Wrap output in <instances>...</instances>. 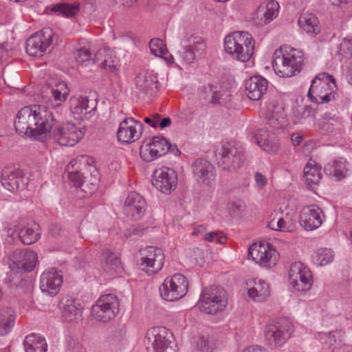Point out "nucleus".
<instances>
[{"instance_id": "1", "label": "nucleus", "mask_w": 352, "mask_h": 352, "mask_svg": "<svg viewBox=\"0 0 352 352\" xmlns=\"http://www.w3.org/2000/svg\"><path fill=\"white\" fill-rule=\"evenodd\" d=\"M54 122L52 113L45 106H27L18 111L14 127L20 135L44 142L50 137Z\"/></svg>"}, {"instance_id": "2", "label": "nucleus", "mask_w": 352, "mask_h": 352, "mask_svg": "<svg viewBox=\"0 0 352 352\" xmlns=\"http://www.w3.org/2000/svg\"><path fill=\"white\" fill-rule=\"evenodd\" d=\"M227 304L226 291L221 287L213 285L202 289L197 306L202 312L207 314H216L223 311Z\"/></svg>"}, {"instance_id": "3", "label": "nucleus", "mask_w": 352, "mask_h": 352, "mask_svg": "<svg viewBox=\"0 0 352 352\" xmlns=\"http://www.w3.org/2000/svg\"><path fill=\"white\" fill-rule=\"evenodd\" d=\"M294 327L287 319H280L267 324L264 329L266 344L272 349L283 346L291 337Z\"/></svg>"}, {"instance_id": "4", "label": "nucleus", "mask_w": 352, "mask_h": 352, "mask_svg": "<svg viewBox=\"0 0 352 352\" xmlns=\"http://www.w3.org/2000/svg\"><path fill=\"white\" fill-rule=\"evenodd\" d=\"M159 290L160 296L164 300L168 302L177 301L187 294L188 280L184 275L176 273L167 276Z\"/></svg>"}, {"instance_id": "5", "label": "nucleus", "mask_w": 352, "mask_h": 352, "mask_svg": "<svg viewBox=\"0 0 352 352\" xmlns=\"http://www.w3.org/2000/svg\"><path fill=\"white\" fill-rule=\"evenodd\" d=\"M244 151L243 146L238 143L225 142L218 153V164L224 169L234 170L241 166Z\"/></svg>"}, {"instance_id": "6", "label": "nucleus", "mask_w": 352, "mask_h": 352, "mask_svg": "<svg viewBox=\"0 0 352 352\" xmlns=\"http://www.w3.org/2000/svg\"><path fill=\"white\" fill-rule=\"evenodd\" d=\"M289 283L295 292L305 293L313 285V275L310 269L301 262L291 264L288 271Z\"/></svg>"}, {"instance_id": "7", "label": "nucleus", "mask_w": 352, "mask_h": 352, "mask_svg": "<svg viewBox=\"0 0 352 352\" xmlns=\"http://www.w3.org/2000/svg\"><path fill=\"white\" fill-rule=\"evenodd\" d=\"M120 302L118 297L112 294L101 296L92 306L91 314L98 321L108 322L119 312Z\"/></svg>"}, {"instance_id": "8", "label": "nucleus", "mask_w": 352, "mask_h": 352, "mask_svg": "<svg viewBox=\"0 0 352 352\" xmlns=\"http://www.w3.org/2000/svg\"><path fill=\"white\" fill-rule=\"evenodd\" d=\"M165 256L162 249L148 246L140 250L138 264L142 271L148 275L159 272L164 265Z\"/></svg>"}, {"instance_id": "9", "label": "nucleus", "mask_w": 352, "mask_h": 352, "mask_svg": "<svg viewBox=\"0 0 352 352\" xmlns=\"http://www.w3.org/2000/svg\"><path fill=\"white\" fill-rule=\"evenodd\" d=\"M327 77L330 78V76ZM331 78V84L318 76L312 80L307 96L313 102L323 104L335 99L333 87H336V80L332 76Z\"/></svg>"}, {"instance_id": "10", "label": "nucleus", "mask_w": 352, "mask_h": 352, "mask_svg": "<svg viewBox=\"0 0 352 352\" xmlns=\"http://www.w3.org/2000/svg\"><path fill=\"white\" fill-rule=\"evenodd\" d=\"M85 131L73 123L66 122L55 126L52 137L60 145L73 146L83 137Z\"/></svg>"}, {"instance_id": "11", "label": "nucleus", "mask_w": 352, "mask_h": 352, "mask_svg": "<svg viewBox=\"0 0 352 352\" xmlns=\"http://www.w3.org/2000/svg\"><path fill=\"white\" fill-rule=\"evenodd\" d=\"M249 256L261 266L271 268L276 265L279 254L272 245H252L249 249Z\"/></svg>"}, {"instance_id": "12", "label": "nucleus", "mask_w": 352, "mask_h": 352, "mask_svg": "<svg viewBox=\"0 0 352 352\" xmlns=\"http://www.w3.org/2000/svg\"><path fill=\"white\" fill-rule=\"evenodd\" d=\"M1 183L4 188L15 192L25 189L29 183V179L25 176L21 169L8 166L2 170Z\"/></svg>"}, {"instance_id": "13", "label": "nucleus", "mask_w": 352, "mask_h": 352, "mask_svg": "<svg viewBox=\"0 0 352 352\" xmlns=\"http://www.w3.org/2000/svg\"><path fill=\"white\" fill-rule=\"evenodd\" d=\"M170 148V144L166 138L155 136L141 146L140 155L144 161L152 162L164 155Z\"/></svg>"}, {"instance_id": "14", "label": "nucleus", "mask_w": 352, "mask_h": 352, "mask_svg": "<svg viewBox=\"0 0 352 352\" xmlns=\"http://www.w3.org/2000/svg\"><path fill=\"white\" fill-rule=\"evenodd\" d=\"M143 131V124L132 117L122 120L117 131L118 140L122 144H131L138 140Z\"/></svg>"}, {"instance_id": "15", "label": "nucleus", "mask_w": 352, "mask_h": 352, "mask_svg": "<svg viewBox=\"0 0 352 352\" xmlns=\"http://www.w3.org/2000/svg\"><path fill=\"white\" fill-rule=\"evenodd\" d=\"M152 183L161 192L170 194L177 187V175L173 168L164 166L155 170Z\"/></svg>"}, {"instance_id": "16", "label": "nucleus", "mask_w": 352, "mask_h": 352, "mask_svg": "<svg viewBox=\"0 0 352 352\" xmlns=\"http://www.w3.org/2000/svg\"><path fill=\"white\" fill-rule=\"evenodd\" d=\"M170 333L164 327L149 329L146 334L144 342L150 345L155 352H166L168 349Z\"/></svg>"}, {"instance_id": "17", "label": "nucleus", "mask_w": 352, "mask_h": 352, "mask_svg": "<svg viewBox=\"0 0 352 352\" xmlns=\"http://www.w3.org/2000/svg\"><path fill=\"white\" fill-rule=\"evenodd\" d=\"M146 209V202L136 192H130L125 199L123 212L129 219L138 221L143 217Z\"/></svg>"}, {"instance_id": "18", "label": "nucleus", "mask_w": 352, "mask_h": 352, "mask_svg": "<svg viewBox=\"0 0 352 352\" xmlns=\"http://www.w3.org/2000/svg\"><path fill=\"white\" fill-rule=\"evenodd\" d=\"M283 47L286 62V77H292L298 74L302 67L305 54L302 50L292 45H280Z\"/></svg>"}, {"instance_id": "19", "label": "nucleus", "mask_w": 352, "mask_h": 352, "mask_svg": "<svg viewBox=\"0 0 352 352\" xmlns=\"http://www.w3.org/2000/svg\"><path fill=\"white\" fill-rule=\"evenodd\" d=\"M324 215L320 208L316 205L306 206L300 214V223L306 230H314L321 226Z\"/></svg>"}, {"instance_id": "20", "label": "nucleus", "mask_w": 352, "mask_h": 352, "mask_svg": "<svg viewBox=\"0 0 352 352\" xmlns=\"http://www.w3.org/2000/svg\"><path fill=\"white\" fill-rule=\"evenodd\" d=\"M62 284V272L56 268L45 270L41 275L40 288L43 292L54 296L58 294Z\"/></svg>"}, {"instance_id": "21", "label": "nucleus", "mask_w": 352, "mask_h": 352, "mask_svg": "<svg viewBox=\"0 0 352 352\" xmlns=\"http://www.w3.org/2000/svg\"><path fill=\"white\" fill-rule=\"evenodd\" d=\"M97 103L87 97L73 98L70 100V109L76 120L89 119L96 110Z\"/></svg>"}, {"instance_id": "22", "label": "nucleus", "mask_w": 352, "mask_h": 352, "mask_svg": "<svg viewBox=\"0 0 352 352\" xmlns=\"http://www.w3.org/2000/svg\"><path fill=\"white\" fill-rule=\"evenodd\" d=\"M192 173L198 182L210 185L215 180L216 173L214 166L208 161L198 159L192 164Z\"/></svg>"}, {"instance_id": "23", "label": "nucleus", "mask_w": 352, "mask_h": 352, "mask_svg": "<svg viewBox=\"0 0 352 352\" xmlns=\"http://www.w3.org/2000/svg\"><path fill=\"white\" fill-rule=\"evenodd\" d=\"M157 76L152 72L139 73L135 78V86L140 96H151L157 88Z\"/></svg>"}, {"instance_id": "24", "label": "nucleus", "mask_w": 352, "mask_h": 352, "mask_svg": "<svg viewBox=\"0 0 352 352\" xmlns=\"http://www.w3.org/2000/svg\"><path fill=\"white\" fill-rule=\"evenodd\" d=\"M248 296L255 302L265 301L270 295V285L263 280L254 278L247 282Z\"/></svg>"}, {"instance_id": "25", "label": "nucleus", "mask_w": 352, "mask_h": 352, "mask_svg": "<svg viewBox=\"0 0 352 352\" xmlns=\"http://www.w3.org/2000/svg\"><path fill=\"white\" fill-rule=\"evenodd\" d=\"M37 254L30 250H16L12 255V261L18 268H22L27 272L32 271L37 261Z\"/></svg>"}, {"instance_id": "26", "label": "nucleus", "mask_w": 352, "mask_h": 352, "mask_svg": "<svg viewBox=\"0 0 352 352\" xmlns=\"http://www.w3.org/2000/svg\"><path fill=\"white\" fill-rule=\"evenodd\" d=\"M254 139L258 146L267 153H275L279 149L276 136L265 129H258L254 135Z\"/></svg>"}, {"instance_id": "27", "label": "nucleus", "mask_w": 352, "mask_h": 352, "mask_svg": "<svg viewBox=\"0 0 352 352\" xmlns=\"http://www.w3.org/2000/svg\"><path fill=\"white\" fill-rule=\"evenodd\" d=\"M278 11L279 4L277 1H270L263 3L257 8L255 20L260 25L267 24L278 16Z\"/></svg>"}, {"instance_id": "28", "label": "nucleus", "mask_w": 352, "mask_h": 352, "mask_svg": "<svg viewBox=\"0 0 352 352\" xmlns=\"http://www.w3.org/2000/svg\"><path fill=\"white\" fill-rule=\"evenodd\" d=\"M267 81L259 76L251 77L245 83L248 97L252 100H258L267 90Z\"/></svg>"}, {"instance_id": "29", "label": "nucleus", "mask_w": 352, "mask_h": 352, "mask_svg": "<svg viewBox=\"0 0 352 352\" xmlns=\"http://www.w3.org/2000/svg\"><path fill=\"white\" fill-rule=\"evenodd\" d=\"M63 317L68 321H74L81 316L80 304L73 298L66 296L60 301Z\"/></svg>"}, {"instance_id": "30", "label": "nucleus", "mask_w": 352, "mask_h": 352, "mask_svg": "<svg viewBox=\"0 0 352 352\" xmlns=\"http://www.w3.org/2000/svg\"><path fill=\"white\" fill-rule=\"evenodd\" d=\"M98 46L93 45V49L90 46L78 49L74 54L76 61L85 66L94 65L102 57V50L96 47Z\"/></svg>"}, {"instance_id": "31", "label": "nucleus", "mask_w": 352, "mask_h": 352, "mask_svg": "<svg viewBox=\"0 0 352 352\" xmlns=\"http://www.w3.org/2000/svg\"><path fill=\"white\" fill-rule=\"evenodd\" d=\"M205 99L214 104H224L230 100V91L217 85H208L205 87Z\"/></svg>"}, {"instance_id": "32", "label": "nucleus", "mask_w": 352, "mask_h": 352, "mask_svg": "<svg viewBox=\"0 0 352 352\" xmlns=\"http://www.w3.org/2000/svg\"><path fill=\"white\" fill-rule=\"evenodd\" d=\"M350 165L346 159L339 157L329 163L324 168L327 174L333 175L337 180H341L346 176Z\"/></svg>"}, {"instance_id": "33", "label": "nucleus", "mask_w": 352, "mask_h": 352, "mask_svg": "<svg viewBox=\"0 0 352 352\" xmlns=\"http://www.w3.org/2000/svg\"><path fill=\"white\" fill-rule=\"evenodd\" d=\"M25 352H47V344L45 339L38 334L28 335L23 341Z\"/></svg>"}, {"instance_id": "34", "label": "nucleus", "mask_w": 352, "mask_h": 352, "mask_svg": "<svg viewBox=\"0 0 352 352\" xmlns=\"http://www.w3.org/2000/svg\"><path fill=\"white\" fill-rule=\"evenodd\" d=\"M254 45H223L227 54L241 62L248 61L254 52Z\"/></svg>"}, {"instance_id": "35", "label": "nucleus", "mask_w": 352, "mask_h": 352, "mask_svg": "<svg viewBox=\"0 0 352 352\" xmlns=\"http://www.w3.org/2000/svg\"><path fill=\"white\" fill-rule=\"evenodd\" d=\"M322 167L314 160H310L304 168V177L308 186H315L319 184L322 179Z\"/></svg>"}, {"instance_id": "36", "label": "nucleus", "mask_w": 352, "mask_h": 352, "mask_svg": "<svg viewBox=\"0 0 352 352\" xmlns=\"http://www.w3.org/2000/svg\"><path fill=\"white\" fill-rule=\"evenodd\" d=\"M41 236L39 225L32 223L22 228L19 232V237L25 245H31L38 240Z\"/></svg>"}, {"instance_id": "37", "label": "nucleus", "mask_w": 352, "mask_h": 352, "mask_svg": "<svg viewBox=\"0 0 352 352\" xmlns=\"http://www.w3.org/2000/svg\"><path fill=\"white\" fill-rule=\"evenodd\" d=\"M104 270L109 274H114L121 269V261L119 257L109 250H105L102 254Z\"/></svg>"}, {"instance_id": "38", "label": "nucleus", "mask_w": 352, "mask_h": 352, "mask_svg": "<svg viewBox=\"0 0 352 352\" xmlns=\"http://www.w3.org/2000/svg\"><path fill=\"white\" fill-rule=\"evenodd\" d=\"M298 24L307 33L318 34L320 31L319 21L316 15L309 12L302 14L298 19Z\"/></svg>"}, {"instance_id": "39", "label": "nucleus", "mask_w": 352, "mask_h": 352, "mask_svg": "<svg viewBox=\"0 0 352 352\" xmlns=\"http://www.w3.org/2000/svg\"><path fill=\"white\" fill-rule=\"evenodd\" d=\"M15 316L14 311L6 307L0 309V336L8 334L14 325Z\"/></svg>"}, {"instance_id": "40", "label": "nucleus", "mask_w": 352, "mask_h": 352, "mask_svg": "<svg viewBox=\"0 0 352 352\" xmlns=\"http://www.w3.org/2000/svg\"><path fill=\"white\" fill-rule=\"evenodd\" d=\"M267 227L276 231L292 232L296 227V221L287 214L284 217H279L276 221L274 219H271Z\"/></svg>"}, {"instance_id": "41", "label": "nucleus", "mask_w": 352, "mask_h": 352, "mask_svg": "<svg viewBox=\"0 0 352 352\" xmlns=\"http://www.w3.org/2000/svg\"><path fill=\"white\" fill-rule=\"evenodd\" d=\"M54 41L58 42L57 36L54 35L52 29L47 28L32 35L26 44H51Z\"/></svg>"}, {"instance_id": "42", "label": "nucleus", "mask_w": 352, "mask_h": 352, "mask_svg": "<svg viewBox=\"0 0 352 352\" xmlns=\"http://www.w3.org/2000/svg\"><path fill=\"white\" fill-rule=\"evenodd\" d=\"M80 5L78 2L69 3L61 2L55 4L51 8L53 12H58V14L64 17L70 18L76 16L80 11Z\"/></svg>"}, {"instance_id": "43", "label": "nucleus", "mask_w": 352, "mask_h": 352, "mask_svg": "<svg viewBox=\"0 0 352 352\" xmlns=\"http://www.w3.org/2000/svg\"><path fill=\"white\" fill-rule=\"evenodd\" d=\"M272 67L275 74L281 78L286 77V62L283 47H279L274 53Z\"/></svg>"}, {"instance_id": "44", "label": "nucleus", "mask_w": 352, "mask_h": 352, "mask_svg": "<svg viewBox=\"0 0 352 352\" xmlns=\"http://www.w3.org/2000/svg\"><path fill=\"white\" fill-rule=\"evenodd\" d=\"M254 40L252 35L245 31H235L228 34L224 38V44H251Z\"/></svg>"}, {"instance_id": "45", "label": "nucleus", "mask_w": 352, "mask_h": 352, "mask_svg": "<svg viewBox=\"0 0 352 352\" xmlns=\"http://www.w3.org/2000/svg\"><path fill=\"white\" fill-rule=\"evenodd\" d=\"M78 160L73 159L67 165L65 170L68 174L69 179L76 187H80L85 178L82 174L78 170Z\"/></svg>"}, {"instance_id": "46", "label": "nucleus", "mask_w": 352, "mask_h": 352, "mask_svg": "<svg viewBox=\"0 0 352 352\" xmlns=\"http://www.w3.org/2000/svg\"><path fill=\"white\" fill-rule=\"evenodd\" d=\"M334 254L331 249L320 248L316 250L312 256L314 263L318 266L326 265L333 261Z\"/></svg>"}, {"instance_id": "47", "label": "nucleus", "mask_w": 352, "mask_h": 352, "mask_svg": "<svg viewBox=\"0 0 352 352\" xmlns=\"http://www.w3.org/2000/svg\"><path fill=\"white\" fill-rule=\"evenodd\" d=\"M69 94L67 85L64 81L58 82L52 89V97L56 102V105H60L65 102Z\"/></svg>"}, {"instance_id": "48", "label": "nucleus", "mask_w": 352, "mask_h": 352, "mask_svg": "<svg viewBox=\"0 0 352 352\" xmlns=\"http://www.w3.org/2000/svg\"><path fill=\"white\" fill-rule=\"evenodd\" d=\"M102 50V56L104 55V60L100 64V67L109 72L113 73L118 70V60L115 56H113L107 47H100Z\"/></svg>"}, {"instance_id": "49", "label": "nucleus", "mask_w": 352, "mask_h": 352, "mask_svg": "<svg viewBox=\"0 0 352 352\" xmlns=\"http://www.w3.org/2000/svg\"><path fill=\"white\" fill-rule=\"evenodd\" d=\"M151 54L163 58L167 63H173V57L168 50L166 45H148Z\"/></svg>"}, {"instance_id": "50", "label": "nucleus", "mask_w": 352, "mask_h": 352, "mask_svg": "<svg viewBox=\"0 0 352 352\" xmlns=\"http://www.w3.org/2000/svg\"><path fill=\"white\" fill-rule=\"evenodd\" d=\"M98 186V178L96 177L89 175V178L88 177H85L80 188L87 195H91L97 190Z\"/></svg>"}, {"instance_id": "51", "label": "nucleus", "mask_w": 352, "mask_h": 352, "mask_svg": "<svg viewBox=\"0 0 352 352\" xmlns=\"http://www.w3.org/2000/svg\"><path fill=\"white\" fill-rule=\"evenodd\" d=\"M294 113V121L296 124H302L307 118L314 117L312 109L308 107L296 109Z\"/></svg>"}, {"instance_id": "52", "label": "nucleus", "mask_w": 352, "mask_h": 352, "mask_svg": "<svg viewBox=\"0 0 352 352\" xmlns=\"http://www.w3.org/2000/svg\"><path fill=\"white\" fill-rule=\"evenodd\" d=\"M51 45H25V52L32 57H41L45 53L50 52L52 48Z\"/></svg>"}, {"instance_id": "53", "label": "nucleus", "mask_w": 352, "mask_h": 352, "mask_svg": "<svg viewBox=\"0 0 352 352\" xmlns=\"http://www.w3.org/2000/svg\"><path fill=\"white\" fill-rule=\"evenodd\" d=\"M204 240L208 242L223 244L226 242V237L222 233L211 232L205 235Z\"/></svg>"}, {"instance_id": "54", "label": "nucleus", "mask_w": 352, "mask_h": 352, "mask_svg": "<svg viewBox=\"0 0 352 352\" xmlns=\"http://www.w3.org/2000/svg\"><path fill=\"white\" fill-rule=\"evenodd\" d=\"M193 45H186L184 48L182 56L186 63H190L195 57Z\"/></svg>"}, {"instance_id": "55", "label": "nucleus", "mask_w": 352, "mask_h": 352, "mask_svg": "<svg viewBox=\"0 0 352 352\" xmlns=\"http://www.w3.org/2000/svg\"><path fill=\"white\" fill-rule=\"evenodd\" d=\"M339 334L338 331L320 333V339L329 345H333L336 342V336Z\"/></svg>"}, {"instance_id": "56", "label": "nucleus", "mask_w": 352, "mask_h": 352, "mask_svg": "<svg viewBox=\"0 0 352 352\" xmlns=\"http://www.w3.org/2000/svg\"><path fill=\"white\" fill-rule=\"evenodd\" d=\"M231 214L234 217H239L244 210V204L240 201L232 202L230 206Z\"/></svg>"}, {"instance_id": "57", "label": "nucleus", "mask_w": 352, "mask_h": 352, "mask_svg": "<svg viewBox=\"0 0 352 352\" xmlns=\"http://www.w3.org/2000/svg\"><path fill=\"white\" fill-rule=\"evenodd\" d=\"M125 329L124 327H120L115 330H113L111 333V337L114 342H120L123 338L125 336Z\"/></svg>"}, {"instance_id": "58", "label": "nucleus", "mask_w": 352, "mask_h": 352, "mask_svg": "<svg viewBox=\"0 0 352 352\" xmlns=\"http://www.w3.org/2000/svg\"><path fill=\"white\" fill-rule=\"evenodd\" d=\"M254 179L256 186L259 188H263L267 184V177L261 173L256 172L254 174Z\"/></svg>"}, {"instance_id": "59", "label": "nucleus", "mask_w": 352, "mask_h": 352, "mask_svg": "<svg viewBox=\"0 0 352 352\" xmlns=\"http://www.w3.org/2000/svg\"><path fill=\"white\" fill-rule=\"evenodd\" d=\"M122 37L123 38V40H122L123 43H140V38L138 36H135L134 34H133L131 33L126 34L125 35H122Z\"/></svg>"}, {"instance_id": "60", "label": "nucleus", "mask_w": 352, "mask_h": 352, "mask_svg": "<svg viewBox=\"0 0 352 352\" xmlns=\"http://www.w3.org/2000/svg\"><path fill=\"white\" fill-rule=\"evenodd\" d=\"M242 352H270L263 346L255 344L245 349Z\"/></svg>"}, {"instance_id": "61", "label": "nucleus", "mask_w": 352, "mask_h": 352, "mask_svg": "<svg viewBox=\"0 0 352 352\" xmlns=\"http://www.w3.org/2000/svg\"><path fill=\"white\" fill-rule=\"evenodd\" d=\"M208 341L204 340V338H200V340L198 342V346L199 347L200 350H201L204 352L209 351V347H208Z\"/></svg>"}, {"instance_id": "62", "label": "nucleus", "mask_w": 352, "mask_h": 352, "mask_svg": "<svg viewBox=\"0 0 352 352\" xmlns=\"http://www.w3.org/2000/svg\"><path fill=\"white\" fill-rule=\"evenodd\" d=\"M137 0H116L118 3L122 4L124 7H131Z\"/></svg>"}, {"instance_id": "63", "label": "nucleus", "mask_w": 352, "mask_h": 352, "mask_svg": "<svg viewBox=\"0 0 352 352\" xmlns=\"http://www.w3.org/2000/svg\"><path fill=\"white\" fill-rule=\"evenodd\" d=\"M171 124V120L169 118H164L160 120V126L162 129L169 126Z\"/></svg>"}, {"instance_id": "64", "label": "nucleus", "mask_w": 352, "mask_h": 352, "mask_svg": "<svg viewBox=\"0 0 352 352\" xmlns=\"http://www.w3.org/2000/svg\"><path fill=\"white\" fill-rule=\"evenodd\" d=\"M333 5L339 6L342 4H346L350 0H330Z\"/></svg>"}]
</instances>
